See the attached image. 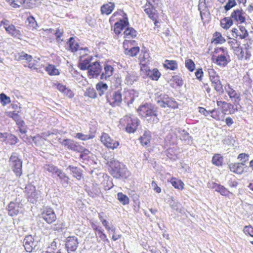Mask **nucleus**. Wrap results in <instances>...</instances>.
I'll return each mask as SVG.
<instances>
[{
    "mask_svg": "<svg viewBox=\"0 0 253 253\" xmlns=\"http://www.w3.org/2000/svg\"><path fill=\"white\" fill-rule=\"evenodd\" d=\"M238 30L240 39H243L248 36V32L244 27L241 26Z\"/></svg>",
    "mask_w": 253,
    "mask_h": 253,
    "instance_id": "nucleus-55",
    "label": "nucleus"
},
{
    "mask_svg": "<svg viewBox=\"0 0 253 253\" xmlns=\"http://www.w3.org/2000/svg\"><path fill=\"white\" fill-rule=\"evenodd\" d=\"M221 186V185L220 184H218L213 182L208 183V187L210 188L214 189L215 191L217 192L218 191Z\"/></svg>",
    "mask_w": 253,
    "mask_h": 253,
    "instance_id": "nucleus-61",
    "label": "nucleus"
},
{
    "mask_svg": "<svg viewBox=\"0 0 253 253\" xmlns=\"http://www.w3.org/2000/svg\"><path fill=\"white\" fill-rule=\"evenodd\" d=\"M101 70L99 62H92L88 69V75L90 78L97 77L101 72Z\"/></svg>",
    "mask_w": 253,
    "mask_h": 253,
    "instance_id": "nucleus-18",
    "label": "nucleus"
},
{
    "mask_svg": "<svg viewBox=\"0 0 253 253\" xmlns=\"http://www.w3.org/2000/svg\"><path fill=\"white\" fill-rule=\"evenodd\" d=\"M117 197L119 201L123 205H127L129 203V198L122 193H118Z\"/></svg>",
    "mask_w": 253,
    "mask_h": 253,
    "instance_id": "nucleus-47",
    "label": "nucleus"
},
{
    "mask_svg": "<svg viewBox=\"0 0 253 253\" xmlns=\"http://www.w3.org/2000/svg\"><path fill=\"white\" fill-rule=\"evenodd\" d=\"M10 165L15 174L20 177L22 174V162L16 153H12L9 159Z\"/></svg>",
    "mask_w": 253,
    "mask_h": 253,
    "instance_id": "nucleus-4",
    "label": "nucleus"
},
{
    "mask_svg": "<svg viewBox=\"0 0 253 253\" xmlns=\"http://www.w3.org/2000/svg\"><path fill=\"white\" fill-rule=\"evenodd\" d=\"M213 37H214V41L217 43H223L225 42V39L222 36L220 33L215 32Z\"/></svg>",
    "mask_w": 253,
    "mask_h": 253,
    "instance_id": "nucleus-50",
    "label": "nucleus"
},
{
    "mask_svg": "<svg viewBox=\"0 0 253 253\" xmlns=\"http://www.w3.org/2000/svg\"><path fill=\"white\" fill-rule=\"evenodd\" d=\"M210 115L211 117L217 121H219L220 120L219 116L220 112L216 109L210 110Z\"/></svg>",
    "mask_w": 253,
    "mask_h": 253,
    "instance_id": "nucleus-57",
    "label": "nucleus"
},
{
    "mask_svg": "<svg viewBox=\"0 0 253 253\" xmlns=\"http://www.w3.org/2000/svg\"><path fill=\"white\" fill-rule=\"evenodd\" d=\"M164 67L171 70H174L177 69V64L175 61L166 60L164 64Z\"/></svg>",
    "mask_w": 253,
    "mask_h": 253,
    "instance_id": "nucleus-44",
    "label": "nucleus"
},
{
    "mask_svg": "<svg viewBox=\"0 0 253 253\" xmlns=\"http://www.w3.org/2000/svg\"><path fill=\"white\" fill-rule=\"evenodd\" d=\"M27 21L28 22L29 26L33 29H36L38 26L35 19L32 16L28 17L27 18Z\"/></svg>",
    "mask_w": 253,
    "mask_h": 253,
    "instance_id": "nucleus-54",
    "label": "nucleus"
},
{
    "mask_svg": "<svg viewBox=\"0 0 253 253\" xmlns=\"http://www.w3.org/2000/svg\"><path fill=\"white\" fill-rule=\"evenodd\" d=\"M210 80L211 82L212 86L214 87V89L216 90V91L219 93H222L224 91V90L223 88V85L220 80L219 76L215 77L214 79H212Z\"/></svg>",
    "mask_w": 253,
    "mask_h": 253,
    "instance_id": "nucleus-22",
    "label": "nucleus"
},
{
    "mask_svg": "<svg viewBox=\"0 0 253 253\" xmlns=\"http://www.w3.org/2000/svg\"><path fill=\"white\" fill-rule=\"evenodd\" d=\"M115 5L113 3L109 2L108 3L103 5L101 8V11L103 14L109 15L114 9Z\"/></svg>",
    "mask_w": 253,
    "mask_h": 253,
    "instance_id": "nucleus-32",
    "label": "nucleus"
},
{
    "mask_svg": "<svg viewBox=\"0 0 253 253\" xmlns=\"http://www.w3.org/2000/svg\"><path fill=\"white\" fill-rule=\"evenodd\" d=\"M68 149L74 151H80L83 149V147L81 146L78 142L72 140L69 145Z\"/></svg>",
    "mask_w": 253,
    "mask_h": 253,
    "instance_id": "nucleus-42",
    "label": "nucleus"
},
{
    "mask_svg": "<svg viewBox=\"0 0 253 253\" xmlns=\"http://www.w3.org/2000/svg\"><path fill=\"white\" fill-rule=\"evenodd\" d=\"M79 245L78 238L76 236H70L66 238L65 247L68 253H74Z\"/></svg>",
    "mask_w": 253,
    "mask_h": 253,
    "instance_id": "nucleus-10",
    "label": "nucleus"
},
{
    "mask_svg": "<svg viewBox=\"0 0 253 253\" xmlns=\"http://www.w3.org/2000/svg\"><path fill=\"white\" fill-rule=\"evenodd\" d=\"M185 64L186 67L190 71L193 72L195 68L194 62L191 59H188L185 60Z\"/></svg>",
    "mask_w": 253,
    "mask_h": 253,
    "instance_id": "nucleus-49",
    "label": "nucleus"
},
{
    "mask_svg": "<svg viewBox=\"0 0 253 253\" xmlns=\"http://www.w3.org/2000/svg\"><path fill=\"white\" fill-rule=\"evenodd\" d=\"M137 80V76L134 72L127 73L126 77V82L127 84H132L134 81Z\"/></svg>",
    "mask_w": 253,
    "mask_h": 253,
    "instance_id": "nucleus-36",
    "label": "nucleus"
},
{
    "mask_svg": "<svg viewBox=\"0 0 253 253\" xmlns=\"http://www.w3.org/2000/svg\"><path fill=\"white\" fill-rule=\"evenodd\" d=\"M8 116L12 118L16 123L19 127H23L24 126L25 123L21 119V117L14 111L10 112L8 113Z\"/></svg>",
    "mask_w": 253,
    "mask_h": 253,
    "instance_id": "nucleus-24",
    "label": "nucleus"
},
{
    "mask_svg": "<svg viewBox=\"0 0 253 253\" xmlns=\"http://www.w3.org/2000/svg\"><path fill=\"white\" fill-rule=\"evenodd\" d=\"M244 166L245 164L243 163H231L228 167L231 171L238 174H241L244 171Z\"/></svg>",
    "mask_w": 253,
    "mask_h": 253,
    "instance_id": "nucleus-19",
    "label": "nucleus"
},
{
    "mask_svg": "<svg viewBox=\"0 0 253 253\" xmlns=\"http://www.w3.org/2000/svg\"><path fill=\"white\" fill-rule=\"evenodd\" d=\"M63 34V30L62 29H57L55 33V35L56 37V40L58 42H60L63 41L60 38L62 37Z\"/></svg>",
    "mask_w": 253,
    "mask_h": 253,
    "instance_id": "nucleus-63",
    "label": "nucleus"
},
{
    "mask_svg": "<svg viewBox=\"0 0 253 253\" xmlns=\"http://www.w3.org/2000/svg\"><path fill=\"white\" fill-rule=\"evenodd\" d=\"M120 123L125 127L126 132L131 133L136 131L140 122L136 116L128 114L121 118Z\"/></svg>",
    "mask_w": 253,
    "mask_h": 253,
    "instance_id": "nucleus-3",
    "label": "nucleus"
},
{
    "mask_svg": "<svg viewBox=\"0 0 253 253\" xmlns=\"http://www.w3.org/2000/svg\"><path fill=\"white\" fill-rule=\"evenodd\" d=\"M75 138L79 139L81 140L86 141L94 138V135L92 134H84L81 132L76 133L74 136Z\"/></svg>",
    "mask_w": 253,
    "mask_h": 253,
    "instance_id": "nucleus-41",
    "label": "nucleus"
},
{
    "mask_svg": "<svg viewBox=\"0 0 253 253\" xmlns=\"http://www.w3.org/2000/svg\"><path fill=\"white\" fill-rule=\"evenodd\" d=\"M43 169L44 171H48L51 173L53 175H58V173L60 172L61 169H59L56 166L53 164H45L43 166Z\"/></svg>",
    "mask_w": 253,
    "mask_h": 253,
    "instance_id": "nucleus-25",
    "label": "nucleus"
},
{
    "mask_svg": "<svg viewBox=\"0 0 253 253\" xmlns=\"http://www.w3.org/2000/svg\"><path fill=\"white\" fill-rule=\"evenodd\" d=\"M106 98L110 104L113 107L120 106L123 100L122 93L120 90L114 91L110 96L107 95Z\"/></svg>",
    "mask_w": 253,
    "mask_h": 253,
    "instance_id": "nucleus-12",
    "label": "nucleus"
},
{
    "mask_svg": "<svg viewBox=\"0 0 253 253\" xmlns=\"http://www.w3.org/2000/svg\"><path fill=\"white\" fill-rule=\"evenodd\" d=\"M238 159H240V161H242V163L245 164L249 160V155L245 153H241L238 155Z\"/></svg>",
    "mask_w": 253,
    "mask_h": 253,
    "instance_id": "nucleus-62",
    "label": "nucleus"
},
{
    "mask_svg": "<svg viewBox=\"0 0 253 253\" xmlns=\"http://www.w3.org/2000/svg\"><path fill=\"white\" fill-rule=\"evenodd\" d=\"M223 162V158L219 154H216L213 156L212 159V164L216 166H220L222 165Z\"/></svg>",
    "mask_w": 253,
    "mask_h": 253,
    "instance_id": "nucleus-46",
    "label": "nucleus"
},
{
    "mask_svg": "<svg viewBox=\"0 0 253 253\" xmlns=\"http://www.w3.org/2000/svg\"><path fill=\"white\" fill-rule=\"evenodd\" d=\"M91 59L92 57L88 56L82 60L79 64L80 69L82 70H88L91 64L90 63Z\"/></svg>",
    "mask_w": 253,
    "mask_h": 253,
    "instance_id": "nucleus-33",
    "label": "nucleus"
},
{
    "mask_svg": "<svg viewBox=\"0 0 253 253\" xmlns=\"http://www.w3.org/2000/svg\"><path fill=\"white\" fill-rule=\"evenodd\" d=\"M151 139V133L149 131H145L140 138V142L143 146H147Z\"/></svg>",
    "mask_w": 253,
    "mask_h": 253,
    "instance_id": "nucleus-30",
    "label": "nucleus"
},
{
    "mask_svg": "<svg viewBox=\"0 0 253 253\" xmlns=\"http://www.w3.org/2000/svg\"><path fill=\"white\" fill-rule=\"evenodd\" d=\"M198 9L200 12L201 18L203 19V15L205 14L208 10L206 4L205 0H199Z\"/></svg>",
    "mask_w": 253,
    "mask_h": 253,
    "instance_id": "nucleus-37",
    "label": "nucleus"
},
{
    "mask_svg": "<svg viewBox=\"0 0 253 253\" xmlns=\"http://www.w3.org/2000/svg\"><path fill=\"white\" fill-rule=\"evenodd\" d=\"M157 6L150 5L148 4H145L143 8L146 14L148 17L152 20H155L157 17L156 7Z\"/></svg>",
    "mask_w": 253,
    "mask_h": 253,
    "instance_id": "nucleus-20",
    "label": "nucleus"
},
{
    "mask_svg": "<svg viewBox=\"0 0 253 253\" xmlns=\"http://www.w3.org/2000/svg\"><path fill=\"white\" fill-rule=\"evenodd\" d=\"M103 226L105 228V229L108 231H112L114 233L115 232V227L112 224H109L108 221L105 219L104 221H103L102 222Z\"/></svg>",
    "mask_w": 253,
    "mask_h": 253,
    "instance_id": "nucleus-53",
    "label": "nucleus"
},
{
    "mask_svg": "<svg viewBox=\"0 0 253 253\" xmlns=\"http://www.w3.org/2000/svg\"><path fill=\"white\" fill-rule=\"evenodd\" d=\"M19 60H25L28 62L25 66H27L32 70L37 69L38 61L35 60H33L31 55L22 52L19 56Z\"/></svg>",
    "mask_w": 253,
    "mask_h": 253,
    "instance_id": "nucleus-16",
    "label": "nucleus"
},
{
    "mask_svg": "<svg viewBox=\"0 0 253 253\" xmlns=\"http://www.w3.org/2000/svg\"><path fill=\"white\" fill-rule=\"evenodd\" d=\"M108 86L107 84L102 82H100L96 85V89L100 96L103 95L107 90Z\"/></svg>",
    "mask_w": 253,
    "mask_h": 253,
    "instance_id": "nucleus-31",
    "label": "nucleus"
},
{
    "mask_svg": "<svg viewBox=\"0 0 253 253\" xmlns=\"http://www.w3.org/2000/svg\"><path fill=\"white\" fill-rule=\"evenodd\" d=\"M28 200L31 203H35L40 197L41 192L37 191L36 187L32 184H28L25 187Z\"/></svg>",
    "mask_w": 253,
    "mask_h": 253,
    "instance_id": "nucleus-8",
    "label": "nucleus"
},
{
    "mask_svg": "<svg viewBox=\"0 0 253 253\" xmlns=\"http://www.w3.org/2000/svg\"><path fill=\"white\" fill-rule=\"evenodd\" d=\"M174 133L177 137H179L185 144H190L192 142L191 136L189 133L182 128L177 127L174 129Z\"/></svg>",
    "mask_w": 253,
    "mask_h": 253,
    "instance_id": "nucleus-11",
    "label": "nucleus"
},
{
    "mask_svg": "<svg viewBox=\"0 0 253 253\" xmlns=\"http://www.w3.org/2000/svg\"><path fill=\"white\" fill-rule=\"evenodd\" d=\"M67 169H70L71 173L73 174L74 177H76L78 180L81 179L82 173L81 169L71 165L67 168Z\"/></svg>",
    "mask_w": 253,
    "mask_h": 253,
    "instance_id": "nucleus-29",
    "label": "nucleus"
},
{
    "mask_svg": "<svg viewBox=\"0 0 253 253\" xmlns=\"http://www.w3.org/2000/svg\"><path fill=\"white\" fill-rule=\"evenodd\" d=\"M0 99L3 105L7 104L10 102V99L4 93L0 94Z\"/></svg>",
    "mask_w": 253,
    "mask_h": 253,
    "instance_id": "nucleus-58",
    "label": "nucleus"
},
{
    "mask_svg": "<svg viewBox=\"0 0 253 253\" xmlns=\"http://www.w3.org/2000/svg\"><path fill=\"white\" fill-rule=\"evenodd\" d=\"M21 197H18L16 198L14 201H11L8 204L7 210L10 216H15L20 212L23 206V205L21 203Z\"/></svg>",
    "mask_w": 253,
    "mask_h": 253,
    "instance_id": "nucleus-6",
    "label": "nucleus"
},
{
    "mask_svg": "<svg viewBox=\"0 0 253 253\" xmlns=\"http://www.w3.org/2000/svg\"><path fill=\"white\" fill-rule=\"evenodd\" d=\"M23 246L28 253H31L33 250L36 249V242L32 235H28L25 237L23 241Z\"/></svg>",
    "mask_w": 253,
    "mask_h": 253,
    "instance_id": "nucleus-17",
    "label": "nucleus"
},
{
    "mask_svg": "<svg viewBox=\"0 0 253 253\" xmlns=\"http://www.w3.org/2000/svg\"><path fill=\"white\" fill-rule=\"evenodd\" d=\"M216 52L220 53L215 58V63L219 66L225 67L230 61V57L226 49L220 47Z\"/></svg>",
    "mask_w": 253,
    "mask_h": 253,
    "instance_id": "nucleus-7",
    "label": "nucleus"
},
{
    "mask_svg": "<svg viewBox=\"0 0 253 253\" xmlns=\"http://www.w3.org/2000/svg\"><path fill=\"white\" fill-rule=\"evenodd\" d=\"M218 192L223 196H228L230 194H232L227 189L222 185L220 186Z\"/></svg>",
    "mask_w": 253,
    "mask_h": 253,
    "instance_id": "nucleus-60",
    "label": "nucleus"
},
{
    "mask_svg": "<svg viewBox=\"0 0 253 253\" xmlns=\"http://www.w3.org/2000/svg\"><path fill=\"white\" fill-rule=\"evenodd\" d=\"M224 88L229 98L234 103L238 104L241 100L240 93L234 90L229 84H227Z\"/></svg>",
    "mask_w": 253,
    "mask_h": 253,
    "instance_id": "nucleus-15",
    "label": "nucleus"
},
{
    "mask_svg": "<svg viewBox=\"0 0 253 253\" xmlns=\"http://www.w3.org/2000/svg\"><path fill=\"white\" fill-rule=\"evenodd\" d=\"M45 71L50 76H55L59 75V72L55 67L51 64H49L45 68Z\"/></svg>",
    "mask_w": 253,
    "mask_h": 253,
    "instance_id": "nucleus-38",
    "label": "nucleus"
},
{
    "mask_svg": "<svg viewBox=\"0 0 253 253\" xmlns=\"http://www.w3.org/2000/svg\"><path fill=\"white\" fill-rule=\"evenodd\" d=\"M137 112L141 117L148 122L157 123L159 122L157 108L151 104L146 103L140 106Z\"/></svg>",
    "mask_w": 253,
    "mask_h": 253,
    "instance_id": "nucleus-2",
    "label": "nucleus"
},
{
    "mask_svg": "<svg viewBox=\"0 0 253 253\" xmlns=\"http://www.w3.org/2000/svg\"><path fill=\"white\" fill-rule=\"evenodd\" d=\"M147 76L152 80L158 81L160 78L161 74L157 69L153 70L148 69L146 70Z\"/></svg>",
    "mask_w": 253,
    "mask_h": 253,
    "instance_id": "nucleus-26",
    "label": "nucleus"
},
{
    "mask_svg": "<svg viewBox=\"0 0 253 253\" xmlns=\"http://www.w3.org/2000/svg\"><path fill=\"white\" fill-rule=\"evenodd\" d=\"M171 183L172 185L175 188L182 189L183 188L184 184L180 180H178L175 178H172L171 179Z\"/></svg>",
    "mask_w": 253,
    "mask_h": 253,
    "instance_id": "nucleus-48",
    "label": "nucleus"
},
{
    "mask_svg": "<svg viewBox=\"0 0 253 253\" xmlns=\"http://www.w3.org/2000/svg\"><path fill=\"white\" fill-rule=\"evenodd\" d=\"M136 31L132 28H127L124 31V37L125 38H134L136 36Z\"/></svg>",
    "mask_w": 253,
    "mask_h": 253,
    "instance_id": "nucleus-40",
    "label": "nucleus"
},
{
    "mask_svg": "<svg viewBox=\"0 0 253 253\" xmlns=\"http://www.w3.org/2000/svg\"><path fill=\"white\" fill-rule=\"evenodd\" d=\"M84 95L90 98H95L96 97V92L94 88H89L85 91Z\"/></svg>",
    "mask_w": 253,
    "mask_h": 253,
    "instance_id": "nucleus-51",
    "label": "nucleus"
},
{
    "mask_svg": "<svg viewBox=\"0 0 253 253\" xmlns=\"http://www.w3.org/2000/svg\"><path fill=\"white\" fill-rule=\"evenodd\" d=\"M233 21L231 17H225L221 20V26L224 29H229L233 24Z\"/></svg>",
    "mask_w": 253,
    "mask_h": 253,
    "instance_id": "nucleus-34",
    "label": "nucleus"
},
{
    "mask_svg": "<svg viewBox=\"0 0 253 253\" xmlns=\"http://www.w3.org/2000/svg\"><path fill=\"white\" fill-rule=\"evenodd\" d=\"M80 152V158L84 160H86L88 158V155L90 153V152L88 150L84 149L83 148V149L82 151H78Z\"/></svg>",
    "mask_w": 253,
    "mask_h": 253,
    "instance_id": "nucleus-56",
    "label": "nucleus"
},
{
    "mask_svg": "<svg viewBox=\"0 0 253 253\" xmlns=\"http://www.w3.org/2000/svg\"><path fill=\"white\" fill-rule=\"evenodd\" d=\"M42 217L48 224H51L56 219V216L53 210L46 207L44 209L41 214Z\"/></svg>",
    "mask_w": 253,
    "mask_h": 253,
    "instance_id": "nucleus-13",
    "label": "nucleus"
},
{
    "mask_svg": "<svg viewBox=\"0 0 253 253\" xmlns=\"http://www.w3.org/2000/svg\"><path fill=\"white\" fill-rule=\"evenodd\" d=\"M128 25V22L127 18L123 20H120L116 22L114 25V32L116 34H119L126 26Z\"/></svg>",
    "mask_w": 253,
    "mask_h": 253,
    "instance_id": "nucleus-21",
    "label": "nucleus"
},
{
    "mask_svg": "<svg viewBox=\"0 0 253 253\" xmlns=\"http://www.w3.org/2000/svg\"><path fill=\"white\" fill-rule=\"evenodd\" d=\"M107 164L110 168V174L116 178H126L129 176V172L125 165L114 158H111Z\"/></svg>",
    "mask_w": 253,
    "mask_h": 253,
    "instance_id": "nucleus-1",
    "label": "nucleus"
},
{
    "mask_svg": "<svg viewBox=\"0 0 253 253\" xmlns=\"http://www.w3.org/2000/svg\"><path fill=\"white\" fill-rule=\"evenodd\" d=\"M4 28L6 31L12 37L18 38L21 35L20 30L17 29L13 25L4 26Z\"/></svg>",
    "mask_w": 253,
    "mask_h": 253,
    "instance_id": "nucleus-23",
    "label": "nucleus"
},
{
    "mask_svg": "<svg viewBox=\"0 0 253 253\" xmlns=\"http://www.w3.org/2000/svg\"><path fill=\"white\" fill-rule=\"evenodd\" d=\"M139 51V47L135 46L130 48L129 49L125 48V53L130 56H135Z\"/></svg>",
    "mask_w": 253,
    "mask_h": 253,
    "instance_id": "nucleus-39",
    "label": "nucleus"
},
{
    "mask_svg": "<svg viewBox=\"0 0 253 253\" xmlns=\"http://www.w3.org/2000/svg\"><path fill=\"white\" fill-rule=\"evenodd\" d=\"M237 4L235 0H228L225 5L224 6L226 11L229 10L235 6Z\"/></svg>",
    "mask_w": 253,
    "mask_h": 253,
    "instance_id": "nucleus-52",
    "label": "nucleus"
},
{
    "mask_svg": "<svg viewBox=\"0 0 253 253\" xmlns=\"http://www.w3.org/2000/svg\"><path fill=\"white\" fill-rule=\"evenodd\" d=\"M60 180V183L64 187H67L69 183L70 178L66 173L61 170L57 175Z\"/></svg>",
    "mask_w": 253,
    "mask_h": 253,
    "instance_id": "nucleus-28",
    "label": "nucleus"
},
{
    "mask_svg": "<svg viewBox=\"0 0 253 253\" xmlns=\"http://www.w3.org/2000/svg\"><path fill=\"white\" fill-rule=\"evenodd\" d=\"M137 94L136 92L134 90H130L126 93V94L129 95V99L128 98V96L126 95L124 98V101L126 102L128 105L132 103L134 100V94Z\"/></svg>",
    "mask_w": 253,
    "mask_h": 253,
    "instance_id": "nucleus-43",
    "label": "nucleus"
},
{
    "mask_svg": "<svg viewBox=\"0 0 253 253\" xmlns=\"http://www.w3.org/2000/svg\"><path fill=\"white\" fill-rule=\"evenodd\" d=\"M244 233L253 237V227L251 226H245L243 229Z\"/></svg>",
    "mask_w": 253,
    "mask_h": 253,
    "instance_id": "nucleus-59",
    "label": "nucleus"
},
{
    "mask_svg": "<svg viewBox=\"0 0 253 253\" xmlns=\"http://www.w3.org/2000/svg\"><path fill=\"white\" fill-rule=\"evenodd\" d=\"M157 102L163 108L169 107L175 109L178 107L176 102L165 94H161Z\"/></svg>",
    "mask_w": 253,
    "mask_h": 253,
    "instance_id": "nucleus-5",
    "label": "nucleus"
},
{
    "mask_svg": "<svg viewBox=\"0 0 253 253\" xmlns=\"http://www.w3.org/2000/svg\"><path fill=\"white\" fill-rule=\"evenodd\" d=\"M101 141L108 148L114 150L117 148L119 145V142L112 139L108 133L103 132L102 133Z\"/></svg>",
    "mask_w": 253,
    "mask_h": 253,
    "instance_id": "nucleus-9",
    "label": "nucleus"
},
{
    "mask_svg": "<svg viewBox=\"0 0 253 253\" xmlns=\"http://www.w3.org/2000/svg\"><path fill=\"white\" fill-rule=\"evenodd\" d=\"M68 44L70 50L72 52H74L79 49V45L73 37H71L69 39Z\"/></svg>",
    "mask_w": 253,
    "mask_h": 253,
    "instance_id": "nucleus-35",
    "label": "nucleus"
},
{
    "mask_svg": "<svg viewBox=\"0 0 253 253\" xmlns=\"http://www.w3.org/2000/svg\"><path fill=\"white\" fill-rule=\"evenodd\" d=\"M114 71V68L110 65H106L104 67V72L101 75V79L107 80L110 77Z\"/></svg>",
    "mask_w": 253,
    "mask_h": 253,
    "instance_id": "nucleus-27",
    "label": "nucleus"
},
{
    "mask_svg": "<svg viewBox=\"0 0 253 253\" xmlns=\"http://www.w3.org/2000/svg\"><path fill=\"white\" fill-rule=\"evenodd\" d=\"M172 81L173 82L175 83L178 86H182L183 84V81L181 78L178 76H174L172 78Z\"/></svg>",
    "mask_w": 253,
    "mask_h": 253,
    "instance_id": "nucleus-64",
    "label": "nucleus"
},
{
    "mask_svg": "<svg viewBox=\"0 0 253 253\" xmlns=\"http://www.w3.org/2000/svg\"><path fill=\"white\" fill-rule=\"evenodd\" d=\"M95 235L97 239L98 242H100V241L109 242L107 236L104 233V230L103 229L96 233Z\"/></svg>",
    "mask_w": 253,
    "mask_h": 253,
    "instance_id": "nucleus-45",
    "label": "nucleus"
},
{
    "mask_svg": "<svg viewBox=\"0 0 253 253\" xmlns=\"http://www.w3.org/2000/svg\"><path fill=\"white\" fill-rule=\"evenodd\" d=\"M246 13L241 8H238L233 10L230 17L233 21L242 24L246 21Z\"/></svg>",
    "mask_w": 253,
    "mask_h": 253,
    "instance_id": "nucleus-14",
    "label": "nucleus"
}]
</instances>
